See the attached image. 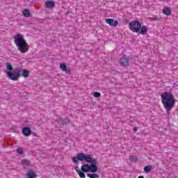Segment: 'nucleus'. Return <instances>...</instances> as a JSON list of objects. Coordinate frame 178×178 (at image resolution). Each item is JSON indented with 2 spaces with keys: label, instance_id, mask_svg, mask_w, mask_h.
I'll return each mask as SVG.
<instances>
[{
  "label": "nucleus",
  "instance_id": "f257e3e1",
  "mask_svg": "<svg viewBox=\"0 0 178 178\" xmlns=\"http://www.w3.org/2000/svg\"><path fill=\"white\" fill-rule=\"evenodd\" d=\"M74 163H79V161L81 162H86L87 163L83 165L81 168V170L85 173H97L98 172V160L97 159H92V154H86L84 153H78L76 157L72 158ZM88 163H90L88 164Z\"/></svg>",
  "mask_w": 178,
  "mask_h": 178
},
{
  "label": "nucleus",
  "instance_id": "f03ea898",
  "mask_svg": "<svg viewBox=\"0 0 178 178\" xmlns=\"http://www.w3.org/2000/svg\"><path fill=\"white\" fill-rule=\"evenodd\" d=\"M161 102L165 109L166 113L170 115V111L173 108H175V105L176 104V101H175V97L171 92H164L161 95Z\"/></svg>",
  "mask_w": 178,
  "mask_h": 178
},
{
  "label": "nucleus",
  "instance_id": "7ed1b4c3",
  "mask_svg": "<svg viewBox=\"0 0 178 178\" xmlns=\"http://www.w3.org/2000/svg\"><path fill=\"white\" fill-rule=\"evenodd\" d=\"M14 42L17 47L18 51L22 54H26V52L29 51V44L24 40L23 35L17 34L14 38Z\"/></svg>",
  "mask_w": 178,
  "mask_h": 178
},
{
  "label": "nucleus",
  "instance_id": "20e7f679",
  "mask_svg": "<svg viewBox=\"0 0 178 178\" xmlns=\"http://www.w3.org/2000/svg\"><path fill=\"white\" fill-rule=\"evenodd\" d=\"M21 70L19 68H15L14 71H8L7 72V76L8 79L10 80H13V81H17L19 80V77H20Z\"/></svg>",
  "mask_w": 178,
  "mask_h": 178
},
{
  "label": "nucleus",
  "instance_id": "39448f33",
  "mask_svg": "<svg viewBox=\"0 0 178 178\" xmlns=\"http://www.w3.org/2000/svg\"><path fill=\"white\" fill-rule=\"evenodd\" d=\"M129 29L134 33H138L141 29V22L137 20L131 21L129 23Z\"/></svg>",
  "mask_w": 178,
  "mask_h": 178
},
{
  "label": "nucleus",
  "instance_id": "423d86ee",
  "mask_svg": "<svg viewBox=\"0 0 178 178\" xmlns=\"http://www.w3.org/2000/svg\"><path fill=\"white\" fill-rule=\"evenodd\" d=\"M129 61L130 59L129 58L124 56L120 59L119 63L122 67H128V66H130Z\"/></svg>",
  "mask_w": 178,
  "mask_h": 178
},
{
  "label": "nucleus",
  "instance_id": "0eeeda50",
  "mask_svg": "<svg viewBox=\"0 0 178 178\" xmlns=\"http://www.w3.org/2000/svg\"><path fill=\"white\" fill-rule=\"evenodd\" d=\"M106 23L109 24V26H111V27H116V26L119 24V22H118V20L112 18L106 19Z\"/></svg>",
  "mask_w": 178,
  "mask_h": 178
},
{
  "label": "nucleus",
  "instance_id": "6e6552de",
  "mask_svg": "<svg viewBox=\"0 0 178 178\" xmlns=\"http://www.w3.org/2000/svg\"><path fill=\"white\" fill-rule=\"evenodd\" d=\"M22 134L25 136V137H29V136H31V129L30 128L25 127L22 129Z\"/></svg>",
  "mask_w": 178,
  "mask_h": 178
},
{
  "label": "nucleus",
  "instance_id": "1a4fd4ad",
  "mask_svg": "<svg viewBox=\"0 0 178 178\" xmlns=\"http://www.w3.org/2000/svg\"><path fill=\"white\" fill-rule=\"evenodd\" d=\"M27 178H36L37 175L35 174V172L33 170H29L26 174Z\"/></svg>",
  "mask_w": 178,
  "mask_h": 178
},
{
  "label": "nucleus",
  "instance_id": "9d476101",
  "mask_svg": "<svg viewBox=\"0 0 178 178\" xmlns=\"http://www.w3.org/2000/svg\"><path fill=\"white\" fill-rule=\"evenodd\" d=\"M148 31V28L147 26H143L142 27L140 26V29L138 31L140 34H142V35H145Z\"/></svg>",
  "mask_w": 178,
  "mask_h": 178
},
{
  "label": "nucleus",
  "instance_id": "9b49d317",
  "mask_svg": "<svg viewBox=\"0 0 178 178\" xmlns=\"http://www.w3.org/2000/svg\"><path fill=\"white\" fill-rule=\"evenodd\" d=\"M46 8H48L49 9H52L55 8V2L52 1H47L45 2Z\"/></svg>",
  "mask_w": 178,
  "mask_h": 178
},
{
  "label": "nucleus",
  "instance_id": "f8f14e48",
  "mask_svg": "<svg viewBox=\"0 0 178 178\" xmlns=\"http://www.w3.org/2000/svg\"><path fill=\"white\" fill-rule=\"evenodd\" d=\"M163 13L164 15H166L167 16H169L172 13V10H170V8H169V7H165L163 10Z\"/></svg>",
  "mask_w": 178,
  "mask_h": 178
},
{
  "label": "nucleus",
  "instance_id": "ddd939ff",
  "mask_svg": "<svg viewBox=\"0 0 178 178\" xmlns=\"http://www.w3.org/2000/svg\"><path fill=\"white\" fill-rule=\"evenodd\" d=\"M152 170V165H146L144 168V172L145 173H149Z\"/></svg>",
  "mask_w": 178,
  "mask_h": 178
},
{
  "label": "nucleus",
  "instance_id": "4468645a",
  "mask_svg": "<svg viewBox=\"0 0 178 178\" xmlns=\"http://www.w3.org/2000/svg\"><path fill=\"white\" fill-rule=\"evenodd\" d=\"M22 15L25 17H30V10L29 9H25L22 11Z\"/></svg>",
  "mask_w": 178,
  "mask_h": 178
},
{
  "label": "nucleus",
  "instance_id": "2eb2a0df",
  "mask_svg": "<svg viewBox=\"0 0 178 178\" xmlns=\"http://www.w3.org/2000/svg\"><path fill=\"white\" fill-rule=\"evenodd\" d=\"M77 173L81 178H86V172L81 170H77Z\"/></svg>",
  "mask_w": 178,
  "mask_h": 178
},
{
  "label": "nucleus",
  "instance_id": "dca6fc26",
  "mask_svg": "<svg viewBox=\"0 0 178 178\" xmlns=\"http://www.w3.org/2000/svg\"><path fill=\"white\" fill-rule=\"evenodd\" d=\"M6 67L7 70H9L10 72H12V70H13V67L12 66L10 63H6Z\"/></svg>",
  "mask_w": 178,
  "mask_h": 178
},
{
  "label": "nucleus",
  "instance_id": "f3484780",
  "mask_svg": "<svg viewBox=\"0 0 178 178\" xmlns=\"http://www.w3.org/2000/svg\"><path fill=\"white\" fill-rule=\"evenodd\" d=\"M22 76L23 77H29L30 76V73L27 70H22Z\"/></svg>",
  "mask_w": 178,
  "mask_h": 178
},
{
  "label": "nucleus",
  "instance_id": "a211bd4d",
  "mask_svg": "<svg viewBox=\"0 0 178 178\" xmlns=\"http://www.w3.org/2000/svg\"><path fill=\"white\" fill-rule=\"evenodd\" d=\"M88 177L90 178H99V175L98 174L92 173V174H87Z\"/></svg>",
  "mask_w": 178,
  "mask_h": 178
},
{
  "label": "nucleus",
  "instance_id": "6ab92c4d",
  "mask_svg": "<svg viewBox=\"0 0 178 178\" xmlns=\"http://www.w3.org/2000/svg\"><path fill=\"white\" fill-rule=\"evenodd\" d=\"M60 67L61 70L65 72V70H66V69H67V65H66V63H63L60 64Z\"/></svg>",
  "mask_w": 178,
  "mask_h": 178
},
{
  "label": "nucleus",
  "instance_id": "aec40b11",
  "mask_svg": "<svg viewBox=\"0 0 178 178\" xmlns=\"http://www.w3.org/2000/svg\"><path fill=\"white\" fill-rule=\"evenodd\" d=\"M129 160L131 161V162L136 163V162H137L138 159H137V156H129Z\"/></svg>",
  "mask_w": 178,
  "mask_h": 178
},
{
  "label": "nucleus",
  "instance_id": "412c9836",
  "mask_svg": "<svg viewBox=\"0 0 178 178\" xmlns=\"http://www.w3.org/2000/svg\"><path fill=\"white\" fill-rule=\"evenodd\" d=\"M22 162L24 166H29V165H30V161L29 160H22Z\"/></svg>",
  "mask_w": 178,
  "mask_h": 178
},
{
  "label": "nucleus",
  "instance_id": "4be33fe9",
  "mask_svg": "<svg viewBox=\"0 0 178 178\" xmlns=\"http://www.w3.org/2000/svg\"><path fill=\"white\" fill-rule=\"evenodd\" d=\"M93 95L95 98H99V97H101V93L99 92H95Z\"/></svg>",
  "mask_w": 178,
  "mask_h": 178
},
{
  "label": "nucleus",
  "instance_id": "5701e85b",
  "mask_svg": "<svg viewBox=\"0 0 178 178\" xmlns=\"http://www.w3.org/2000/svg\"><path fill=\"white\" fill-rule=\"evenodd\" d=\"M17 154H19V155H22V154H23V149L22 148L17 149Z\"/></svg>",
  "mask_w": 178,
  "mask_h": 178
},
{
  "label": "nucleus",
  "instance_id": "b1692460",
  "mask_svg": "<svg viewBox=\"0 0 178 178\" xmlns=\"http://www.w3.org/2000/svg\"><path fill=\"white\" fill-rule=\"evenodd\" d=\"M149 19L151 20V22H155V20H158V17H149Z\"/></svg>",
  "mask_w": 178,
  "mask_h": 178
},
{
  "label": "nucleus",
  "instance_id": "393cba45",
  "mask_svg": "<svg viewBox=\"0 0 178 178\" xmlns=\"http://www.w3.org/2000/svg\"><path fill=\"white\" fill-rule=\"evenodd\" d=\"M64 72L67 73V74H70V73H71L70 69H67V68H66V70H64Z\"/></svg>",
  "mask_w": 178,
  "mask_h": 178
},
{
  "label": "nucleus",
  "instance_id": "a878e982",
  "mask_svg": "<svg viewBox=\"0 0 178 178\" xmlns=\"http://www.w3.org/2000/svg\"><path fill=\"white\" fill-rule=\"evenodd\" d=\"M75 170H76V172L77 173V170H80V168H79V166H76L75 167Z\"/></svg>",
  "mask_w": 178,
  "mask_h": 178
},
{
  "label": "nucleus",
  "instance_id": "bb28decb",
  "mask_svg": "<svg viewBox=\"0 0 178 178\" xmlns=\"http://www.w3.org/2000/svg\"><path fill=\"white\" fill-rule=\"evenodd\" d=\"M137 130H138V127H136L134 129V131H137Z\"/></svg>",
  "mask_w": 178,
  "mask_h": 178
},
{
  "label": "nucleus",
  "instance_id": "cd10ccee",
  "mask_svg": "<svg viewBox=\"0 0 178 178\" xmlns=\"http://www.w3.org/2000/svg\"><path fill=\"white\" fill-rule=\"evenodd\" d=\"M67 122H63V124H66Z\"/></svg>",
  "mask_w": 178,
  "mask_h": 178
}]
</instances>
